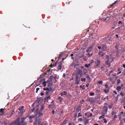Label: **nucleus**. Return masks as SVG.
Segmentation results:
<instances>
[{"label": "nucleus", "mask_w": 125, "mask_h": 125, "mask_svg": "<svg viewBox=\"0 0 125 125\" xmlns=\"http://www.w3.org/2000/svg\"><path fill=\"white\" fill-rule=\"evenodd\" d=\"M42 101L40 100V99H38L37 100H36L35 102L33 103V105L34 106H36V107H35V108H33L32 109V111H33L35 109H36V110H37V107L38 108V109L40 106V110L41 111H42L44 108L43 106L44 104H41V102Z\"/></svg>", "instance_id": "obj_1"}, {"label": "nucleus", "mask_w": 125, "mask_h": 125, "mask_svg": "<svg viewBox=\"0 0 125 125\" xmlns=\"http://www.w3.org/2000/svg\"><path fill=\"white\" fill-rule=\"evenodd\" d=\"M106 57L107 59V60L106 62V63L108 66L109 67L110 66V63H111V60L112 57H109L108 55H107Z\"/></svg>", "instance_id": "obj_2"}, {"label": "nucleus", "mask_w": 125, "mask_h": 125, "mask_svg": "<svg viewBox=\"0 0 125 125\" xmlns=\"http://www.w3.org/2000/svg\"><path fill=\"white\" fill-rule=\"evenodd\" d=\"M34 125H46V123H43L40 121H37V120L35 121L34 123Z\"/></svg>", "instance_id": "obj_3"}, {"label": "nucleus", "mask_w": 125, "mask_h": 125, "mask_svg": "<svg viewBox=\"0 0 125 125\" xmlns=\"http://www.w3.org/2000/svg\"><path fill=\"white\" fill-rule=\"evenodd\" d=\"M43 90L44 91H46V94H48L50 93L52 91V88L51 87H49V88H44L43 89Z\"/></svg>", "instance_id": "obj_4"}, {"label": "nucleus", "mask_w": 125, "mask_h": 125, "mask_svg": "<svg viewBox=\"0 0 125 125\" xmlns=\"http://www.w3.org/2000/svg\"><path fill=\"white\" fill-rule=\"evenodd\" d=\"M79 77L78 75H76L75 77L76 79L75 80V84L78 85L79 83V82L80 80V77Z\"/></svg>", "instance_id": "obj_5"}, {"label": "nucleus", "mask_w": 125, "mask_h": 125, "mask_svg": "<svg viewBox=\"0 0 125 125\" xmlns=\"http://www.w3.org/2000/svg\"><path fill=\"white\" fill-rule=\"evenodd\" d=\"M76 75H79L80 77H81L83 75V73L82 70L78 69L77 70L76 73Z\"/></svg>", "instance_id": "obj_6"}, {"label": "nucleus", "mask_w": 125, "mask_h": 125, "mask_svg": "<svg viewBox=\"0 0 125 125\" xmlns=\"http://www.w3.org/2000/svg\"><path fill=\"white\" fill-rule=\"evenodd\" d=\"M54 78L55 79V77H53V76H51L50 78L48 79L47 82V83H48V86H49L50 85V82H52V80L53 78Z\"/></svg>", "instance_id": "obj_7"}, {"label": "nucleus", "mask_w": 125, "mask_h": 125, "mask_svg": "<svg viewBox=\"0 0 125 125\" xmlns=\"http://www.w3.org/2000/svg\"><path fill=\"white\" fill-rule=\"evenodd\" d=\"M94 44H93L92 45H91L90 47H88L86 50V52H91L92 51V49L94 48Z\"/></svg>", "instance_id": "obj_8"}, {"label": "nucleus", "mask_w": 125, "mask_h": 125, "mask_svg": "<svg viewBox=\"0 0 125 125\" xmlns=\"http://www.w3.org/2000/svg\"><path fill=\"white\" fill-rule=\"evenodd\" d=\"M20 118H17L14 121V125H20V123L19 122Z\"/></svg>", "instance_id": "obj_9"}, {"label": "nucleus", "mask_w": 125, "mask_h": 125, "mask_svg": "<svg viewBox=\"0 0 125 125\" xmlns=\"http://www.w3.org/2000/svg\"><path fill=\"white\" fill-rule=\"evenodd\" d=\"M26 118H22L21 119V121L20 123L22 124L23 125H27V123L24 121V120Z\"/></svg>", "instance_id": "obj_10"}, {"label": "nucleus", "mask_w": 125, "mask_h": 125, "mask_svg": "<svg viewBox=\"0 0 125 125\" xmlns=\"http://www.w3.org/2000/svg\"><path fill=\"white\" fill-rule=\"evenodd\" d=\"M101 50L102 51H105L107 49V46L105 44H103L101 45Z\"/></svg>", "instance_id": "obj_11"}, {"label": "nucleus", "mask_w": 125, "mask_h": 125, "mask_svg": "<svg viewBox=\"0 0 125 125\" xmlns=\"http://www.w3.org/2000/svg\"><path fill=\"white\" fill-rule=\"evenodd\" d=\"M119 2V1L118 0H116V1H115L114 3H113L112 4H111L109 7H108V8H110L114 6L116 4V3H117L118 2Z\"/></svg>", "instance_id": "obj_12"}, {"label": "nucleus", "mask_w": 125, "mask_h": 125, "mask_svg": "<svg viewBox=\"0 0 125 125\" xmlns=\"http://www.w3.org/2000/svg\"><path fill=\"white\" fill-rule=\"evenodd\" d=\"M44 79H42V80L40 81V83H42V84L43 85V86L44 87H45L46 86V84L47 83L46 82L44 81Z\"/></svg>", "instance_id": "obj_13"}, {"label": "nucleus", "mask_w": 125, "mask_h": 125, "mask_svg": "<svg viewBox=\"0 0 125 125\" xmlns=\"http://www.w3.org/2000/svg\"><path fill=\"white\" fill-rule=\"evenodd\" d=\"M63 60H64V59H63V60L62 61H61L60 62V63L59 64L57 68V69L58 70H61V68L62 67V62H63Z\"/></svg>", "instance_id": "obj_14"}, {"label": "nucleus", "mask_w": 125, "mask_h": 125, "mask_svg": "<svg viewBox=\"0 0 125 125\" xmlns=\"http://www.w3.org/2000/svg\"><path fill=\"white\" fill-rule=\"evenodd\" d=\"M24 106H22L21 107H20L19 109V110L21 113H23L25 112V111L23 110Z\"/></svg>", "instance_id": "obj_15"}, {"label": "nucleus", "mask_w": 125, "mask_h": 125, "mask_svg": "<svg viewBox=\"0 0 125 125\" xmlns=\"http://www.w3.org/2000/svg\"><path fill=\"white\" fill-rule=\"evenodd\" d=\"M107 106H104L103 109L102 113L105 114L107 111Z\"/></svg>", "instance_id": "obj_16"}, {"label": "nucleus", "mask_w": 125, "mask_h": 125, "mask_svg": "<svg viewBox=\"0 0 125 125\" xmlns=\"http://www.w3.org/2000/svg\"><path fill=\"white\" fill-rule=\"evenodd\" d=\"M5 113V111L4 109L1 108L0 110V116L3 115Z\"/></svg>", "instance_id": "obj_17"}, {"label": "nucleus", "mask_w": 125, "mask_h": 125, "mask_svg": "<svg viewBox=\"0 0 125 125\" xmlns=\"http://www.w3.org/2000/svg\"><path fill=\"white\" fill-rule=\"evenodd\" d=\"M100 62V61L99 60L97 59L96 60V61L95 62V63L96 64V66H99V65Z\"/></svg>", "instance_id": "obj_18"}, {"label": "nucleus", "mask_w": 125, "mask_h": 125, "mask_svg": "<svg viewBox=\"0 0 125 125\" xmlns=\"http://www.w3.org/2000/svg\"><path fill=\"white\" fill-rule=\"evenodd\" d=\"M50 99V96L47 95V96H46L44 98V102H45L46 101H48L47 100Z\"/></svg>", "instance_id": "obj_19"}, {"label": "nucleus", "mask_w": 125, "mask_h": 125, "mask_svg": "<svg viewBox=\"0 0 125 125\" xmlns=\"http://www.w3.org/2000/svg\"><path fill=\"white\" fill-rule=\"evenodd\" d=\"M98 54L99 56L101 57H102L104 56L103 53L102 52H100L98 53Z\"/></svg>", "instance_id": "obj_20"}, {"label": "nucleus", "mask_w": 125, "mask_h": 125, "mask_svg": "<svg viewBox=\"0 0 125 125\" xmlns=\"http://www.w3.org/2000/svg\"><path fill=\"white\" fill-rule=\"evenodd\" d=\"M13 111H12L11 114H8L7 115V117L8 118H9L13 114Z\"/></svg>", "instance_id": "obj_21"}, {"label": "nucleus", "mask_w": 125, "mask_h": 125, "mask_svg": "<svg viewBox=\"0 0 125 125\" xmlns=\"http://www.w3.org/2000/svg\"><path fill=\"white\" fill-rule=\"evenodd\" d=\"M103 115L100 116L99 117V119H101L102 118H103V119L104 118L105 116V114L103 113Z\"/></svg>", "instance_id": "obj_22"}, {"label": "nucleus", "mask_w": 125, "mask_h": 125, "mask_svg": "<svg viewBox=\"0 0 125 125\" xmlns=\"http://www.w3.org/2000/svg\"><path fill=\"white\" fill-rule=\"evenodd\" d=\"M121 86H118L116 88V89L118 91H120L121 89Z\"/></svg>", "instance_id": "obj_23"}, {"label": "nucleus", "mask_w": 125, "mask_h": 125, "mask_svg": "<svg viewBox=\"0 0 125 125\" xmlns=\"http://www.w3.org/2000/svg\"><path fill=\"white\" fill-rule=\"evenodd\" d=\"M109 88H105L104 90V92L105 93H106L109 91Z\"/></svg>", "instance_id": "obj_24"}, {"label": "nucleus", "mask_w": 125, "mask_h": 125, "mask_svg": "<svg viewBox=\"0 0 125 125\" xmlns=\"http://www.w3.org/2000/svg\"><path fill=\"white\" fill-rule=\"evenodd\" d=\"M57 61L54 64H51V67H54L56 66V63H57Z\"/></svg>", "instance_id": "obj_25"}, {"label": "nucleus", "mask_w": 125, "mask_h": 125, "mask_svg": "<svg viewBox=\"0 0 125 125\" xmlns=\"http://www.w3.org/2000/svg\"><path fill=\"white\" fill-rule=\"evenodd\" d=\"M58 100H59L60 103L61 102L62 100V98L61 97H58Z\"/></svg>", "instance_id": "obj_26"}, {"label": "nucleus", "mask_w": 125, "mask_h": 125, "mask_svg": "<svg viewBox=\"0 0 125 125\" xmlns=\"http://www.w3.org/2000/svg\"><path fill=\"white\" fill-rule=\"evenodd\" d=\"M90 65V64H85L84 65L85 67L86 68H88L89 66Z\"/></svg>", "instance_id": "obj_27"}, {"label": "nucleus", "mask_w": 125, "mask_h": 125, "mask_svg": "<svg viewBox=\"0 0 125 125\" xmlns=\"http://www.w3.org/2000/svg\"><path fill=\"white\" fill-rule=\"evenodd\" d=\"M89 121V120L87 119H85L84 121V123H85V124H86L88 123V122Z\"/></svg>", "instance_id": "obj_28"}, {"label": "nucleus", "mask_w": 125, "mask_h": 125, "mask_svg": "<svg viewBox=\"0 0 125 125\" xmlns=\"http://www.w3.org/2000/svg\"><path fill=\"white\" fill-rule=\"evenodd\" d=\"M87 55L88 56V57H89L93 55V53L90 54L89 52H88Z\"/></svg>", "instance_id": "obj_29"}, {"label": "nucleus", "mask_w": 125, "mask_h": 125, "mask_svg": "<svg viewBox=\"0 0 125 125\" xmlns=\"http://www.w3.org/2000/svg\"><path fill=\"white\" fill-rule=\"evenodd\" d=\"M121 81L120 79H118L117 80V84H118L120 83Z\"/></svg>", "instance_id": "obj_30"}, {"label": "nucleus", "mask_w": 125, "mask_h": 125, "mask_svg": "<svg viewBox=\"0 0 125 125\" xmlns=\"http://www.w3.org/2000/svg\"><path fill=\"white\" fill-rule=\"evenodd\" d=\"M86 79L85 78H82L81 79V81L82 82L84 81L85 82L86 81Z\"/></svg>", "instance_id": "obj_31"}, {"label": "nucleus", "mask_w": 125, "mask_h": 125, "mask_svg": "<svg viewBox=\"0 0 125 125\" xmlns=\"http://www.w3.org/2000/svg\"><path fill=\"white\" fill-rule=\"evenodd\" d=\"M63 53L62 52L59 55V59L63 55Z\"/></svg>", "instance_id": "obj_32"}, {"label": "nucleus", "mask_w": 125, "mask_h": 125, "mask_svg": "<svg viewBox=\"0 0 125 125\" xmlns=\"http://www.w3.org/2000/svg\"><path fill=\"white\" fill-rule=\"evenodd\" d=\"M118 23L119 24H121L122 26L123 25V23L121 21H119L118 22Z\"/></svg>", "instance_id": "obj_33"}, {"label": "nucleus", "mask_w": 125, "mask_h": 125, "mask_svg": "<svg viewBox=\"0 0 125 125\" xmlns=\"http://www.w3.org/2000/svg\"><path fill=\"white\" fill-rule=\"evenodd\" d=\"M97 83L99 84H102L103 83V82L102 81H98Z\"/></svg>", "instance_id": "obj_34"}, {"label": "nucleus", "mask_w": 125, "mask_h": 125, "mask_svg": "<svg viewBox=\"0 0 125 125\" xmlns=\"http://www.w3.org/2000/svg\"><path fill=\"white\" fill-rule=\"evenodd\" d=\"M88 79V81H87V82L88 83H90V81H91V79L90 77L88 78V79Z\"/></svg>", "instance_id": "obj_35"}, {"label": "nucleus", "mask_w": 125, "mask_h": 125, "mask_svg": "<svg viewBox=\"0 0 125 125\" xmlns=\"http://www.w3.org/2000/svg\"><path fill=\"white\" fill-rule=\"evenodd\" d=\"M104 86L105 88H109L108 87V85L106 84H105Z\"/></svg>", "instance_id": "obj_36"}, {"label": "nucleus", "mask_w": 125, "mask_h": 125, "mask_svg": "<svg viewBox=\"0 0 125 125\" xmlns=\"http://www.w3.org/2000/svg\"><path fill=\"white\" fill-rule=\"evenodd\" d=\"M36 115H35L34 116H29V118L30 119H31L32 118H34L35 117H36Z\"/></svg>", "instance_id": "obj_37"}, {"label": "nucleus", "mask_w": 125, "mask_h": 125, "mask_svg": "<svg viewBox=\"0 0 125 125\" xmlns=\"http://www.w3.org/2000/svg\"><path fill=\"white\" fill-rule=\"evenodd\" d=\"M9 125H14V121L10 124Z\"/></svg>", "instance_id": "obj_38"}, {"label": "nucleus", "mask_w": 125, "mask_h": 125, "mask_svg": "<svg viewBox=\"0 0 125 125\" xmlns=\"http://www.w3.org/2000/svg\"><path fill=\"white\" fill-rule=\"evenodd\" d=\"M103 119L104 121V123H107V121L105 118Z\"/></svg>", "instance_id": "obj_39"}, {"label": "nucleus", "mask_w": 125, "mask_h": 125, "mask_svg": "<svg viewBox=\"0 0 125 125\" xmlns=\"http://www.w3.org/2000/svg\"><path fill=\"white\" fill-rule=\"evenodd\" d=\"M3 124L4 125H9V124H8L7 123L5 122H3Z\"/></svg>", "instance_id": "obj_40"}, {"label": "nucleus", "mask_w": 125, "mask_h": 125, "mask_svg": "<svg viewBox=\"0 0 125 125\" xmlns=\"http://www.w3.org/2000/svg\"><path fill=\"white\" fill-rule=\"evenodd\" d=\"M82 116V115H81V113H79L78 114V116H77V117H79Z\"/></svg>", "instance_id": "obj_41"}, {"label": "nucleus", "mask_w": 125, "mask_h": 125, "mask_svg": "<svg viewBox=\"0 0 125 125\" xmlns=\"http://www.w3.org/2000/svg\"><path fill=\"white\" fill-rule=\"evenodd\" d=\"M48 107L49 108H52V106L51 104H50L48 106Z\"/></svg>", "instance_id": "obj_42"}, {"label": "nucleus", "mask_w": 125, "mask_h": 125, "mask_svg": "<svg viewBox=\"0 0 125 125\" xmlns=\"http://www.w3.org/2000/svg\"><path fill=\"white\" fill-rule=\"evenodd\" d=\"M93 116V114L92 113H90L89 115L88 116V117H91L92 116Z\"/></svg>", "instance_id": "obj_43"}, {"label": "nucleus", "mask_w": 125, "mask_h": 125, "mask_svg": "<svg viewBox=\"0 0 125 125\" xmlns=\"http://www.w3.org/2000/svg\"><path fill=\"white\" fill-rule=\"evenodd\" d=\"M84 85L83 86L80 85V87L81 88H82L83 89H84Z\"/></svg>", "instance_id": "obj_44"}, {"label": "nucleus", "mask_w": 125, "mask_h": 125, "mask_svg": "<svg viewBox=\"0 0 125 125\" xmlns=\"http://www.w3.org/2000/svg\"><path fill=\"white\" fill-rule=\"evenodd\" d=\"M66 75L65 74H64V73L63 74V77H64L65 78V79H67V77H66Z\"/></svg>", "instance_id": "obj_45"}, {"label": "nucleus", "mask_w": 125, "mask_h": 125, "mask_svg": "<svg viewBox=\"0 0 125 125\" xmlns=\"http://www.w3.org/2000/svg\"><path fill=\"white\" fill-rule=\"evenodd\" d=\"M40 88H37L36 89V93H37L38 91L39 90Z\"/></svg>", "instance_id": "obj_46"}, {"label": "nucleus", "mask_w": 125, "mask_h": 125, "mask_svg": "<svg viewBox=\"0 0 125 125\" xmlns=\"http://www.w3.org/2000/svg\"><path fill=\"white\" fill-rule=\"evenodd\" d=\"M68 124L69 125H75L74 123H69Z\"/></svg>", "instance_id": "obj_47"}, {"label": "nucleus", "mask_w": 125, "mask_h": 125, "mask_svg": "<svg viewBox=\"0 0 125 125\" xmlns=\"http://www.w3.org/2000/svg\"><path fill=\"white\" fill-rule=\"evenodd\" d=\"M112 106L111 105H109L108 106V108L109 109H110L112 108Z\"/></svg>", "instance_id": "obj_48"}, {"label": "nucleus", "mask_w": 125, "mask_h": 125, "mask_svg": "<svg viewBox=\"0 0 125 125\" xmlns=\"http://www.w3.org/2000/svg\"><path fill=\"white\" fill-rule=\"evenodd\" d=\"M66 121H64L63 123V124L64 125H65L66 123Z\"/></svg>", "instance_id": "obj_49"}, {"label": "nucleus", "mask_w": 125, "mask_h": 125, "mask_svg": "<svg viewBox=\"0 0 125 125\" xmlns=\"http://www.w3.org/2000/svg\"><path fill=\"white\" fill-rule=\"evenodd\" d=\"M115 48H116L117 50V49H118L119 48V47L117 45H116L115 46Z\"/></svg>", "instance_id": "obj_50"}, {"label": "nucleus", "mask_w": 125, "mask_h": 125, "mask_svg": "<svg viewBox=\"0 0 125 125\" xmlns=\"http://www.w3.org/2000/svg\"><path fill=\"white\" fill-rule=\"evenodd\" d=\"M87 84H86V86L87 87L89 85V83H88L87 82Z\"/></svg>", "instance_id": "obj_51"}, {"label": "nucleus", "mask_w": 125, "mask_h": 125, "mask_svg": "<svg viewBox=\"0 0 125 125\" xmlns=\"http://www.w3.org/2000/svg\"><path fill=\"white\" fill-rule=\"evenodd\" d=\"M78 120L80 121H82V118H80L78 119Z\"/></svg>", "instance_id": "obj_52"}, {"label": "nucleus", "mask_w": 125, "mask_h": 125, "mask_svg": "<svg viewBox=\"0 0 125 125\" xmlns=\"http://www.w3.org/2000/svg\"><path fill=\"white\" fill-rule=\"evenodd\" d=\"M112 115H113L114 114H115V113L114 111H112Z\"/></svg>", "instance_id": "obj_53"}, {"label": "nucleus", "mask_w": 125, "mask_h": 125, "mask_svg": "<svg viewBox=\"0 0 125 125\" xmlns=\"http://www.w3.org/2000/svg\"><path fill=\"white\" fill-rule=\"evenodd\" d=\"M86 78L87 79H88V78L90 77H89V75H87V74H86Z\"/></svg>", "instance_id": "obj_54"}, {"label": "nucleus", "mask_w": 125, "mask_h": 125, "mask_svg": "<svg viewBox=\"0 0 125 125\" xmlns=\"http://www.w3.org/2000/svg\"><path fill=\"white\" fill-rule=\"evenodd\" d=\"M83 59H84V61H86V57H83Z\"/></svg>", "instance_id": "obj_55"}, {"label": "nucleus", "mask_w": 125, "mask_h": 125, "mask_svg": "<svg viewBox=\"0 0 125 125\" xmlns=\"http://www.w3.org/2000/svg\"><path fill=\"white\" fill-rule=\"evenodd\" d=\"M98 48L99 49H100L102 48V46H98Z\"/></svg>", "instance_id": "obj_56"}, {"label": "nucleus", "mask_w": 125, "mask_h": 125, "mask_svg": "<svg viewBox=\"0 0 125 125\" xmlns=\"http://www.w3.org/2000/svg\"><path fill=\"white\" fill-rule=\"evenodd\" d=\"M91 36L92 38L93 39L94 38V35L93 34H92L91 35Z\"/></svg>", "instance_id": "obj_57"}, {"label": "nucleus", "mask_w": 125, "mask_h": 125, "mask_svg": "<svg viewBox=\"0 0 125 125\" xmlns=\"http://www.w3.org/2000/svg\"><path fill=\"white\" fill-rule=\"evenodd\" d=\"M74 116L75 118H76L77 117V114H75L74 115Z\"/></svg>", "instance_id": "obj_58"}, {"label": "nucleus", "mask_w": 125, "mask_h": 125, "mask_svg": "<svg viewBox=\"0 0 125 125\" xmlns=\"http://www.w3.org/2000/svg\"><path fill=\"white\" fill-rule=\"evenodd\" d=\"M88 113H85V116H88Z\"/></svg>", "instance_id": "obj_59"}, {"label": "nucleus", "mask_w": 125, "mask_h": 125, "mask_svg": "<svg viewBox=\"0 0 125 125\" xmlns=\"http://www.w3.org/2000/svg\"><path fill=\"white\" fill-rule=\"evenodd\" d=\"M40 113H37V114H36V115H38V116H40Z\"/></svg>", "instance_id": "obj_60"}, {"label": "nucleus", "mask_w": 125, "mask_h": 125, "mask_svg": "<svg viewBox=\"0 0 125 125\" xmlns=\"http://www.w3.org/2000/svg\"><path fill=\"white\" fill-rule=\"evenodd\" d=\"M109 17H107L104 20V21H106V19H107L108 18H109Z\"/></svg>", "instance_id": "obj_61"}, {"label": "nucleus", "mask_w": 125, "mask_h": 125, "mask_svg": "<svg viewBox=\"0 0 125 125\" xmlns=\"http://www.w3.org/2000/svg\"><path fill=\"white\" fill-rule=\"evenodd\" d=\"M121 73V71H120L118 73H117V75H118L119 74Z\"/></svg>", "instance_id": "obj_62"}, {"label": "nucleus", "mask_w": 125, "mask_h": 125, "mask_svg": "<svg viewBox=\"0 0 125 125\" xmlns=\"http://www.w3.org/2000/svg\"><path fill=\"white\" fill-rule=\"evenodd\" d=\"M114 59L112 57V59H111V62L113 61L114 60Z\"/></svg>", "instance_id": "obj_63"}, {"label": "nucleus", "mask_w": 125, "mask_h": 125, "mask_svg": "<svg viewBox=\"0 0 125 125\" xmlns=\"http://www.w3.org/2000/svg\"><path fill=\"white\" fill-rule=\"evenodd\" d=\"M123 67L125 68V64H124L123 65Z\"/></svg>", "instance_id": "obj_64"}]
</instances>
